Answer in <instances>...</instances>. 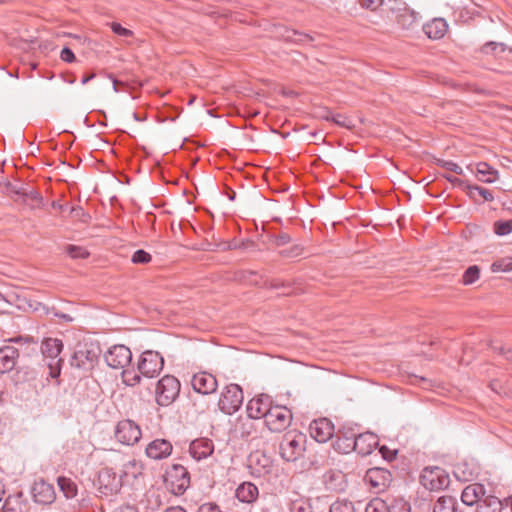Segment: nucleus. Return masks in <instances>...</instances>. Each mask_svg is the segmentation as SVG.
<instances>
[{
	"label": "nucleus",
	"mask_w": 512,
	"mask_h": 512,
	"mask_svg": "<svg viewBox=\"0 0 512 512\" xmlns=\"http://www.w3.org/2000/svg\"><path fill=\"white\" fill-rule=\"evenodd\" d=\"M100 354L101 348L98 342H80L75 347L70 364L78 369L90 370L97 363Z\"/></svg>",
	"instance_id": "1"
},
{
	"label": "nucleus",
	"mask_w": 512,
	"mask_h": 512,
	"mask_svg": "<svg viewBox=\"0 0 512 512\" xmlns=\"http://www.w3.org/2000/svg\"><path fill=\"white\" fill-rule=\"evenodd\" d=\"M306 436L296 431L286 433L279 445L281 457L287 462L296 461L305 451Z\"/></svg>",
	"instance_id": "2"
},
{
	"label": "nucleus",
	"mask_w": 512,
	"mask_h": 512,
	"mask_svg": "<svg viewBox=\"0 0 512 512\" xmlns=\"http://www.w3.org/2000/svg\"><path fill=\"white\" fill-rule=\"evenodd\" d=\"M180 382L172 375H165L156 384L155 399L160 406H169L178 397Z\"/></svg>",
	"instance_id": "3"
},
{
	"label": "nucleus",
	"mask_w": 512,
	"mask_h": 512,
	"mask_svg": "<svg viewBox=\"0 0 512 512\" xmlns=\"http://www.w3.org/2000/svg\"><path fill=\"white\" fill-rule=\"evenodd\" d=\"M164 483L174 495H182L190 485V474L180 464H173L164 477Z\"/></svg>",
	"instance_id": "4"
},
{
	"label": "nucleus",
	"mask_w": 512,
	"mask_h": 512,
	"mask_svg": "<svg viewBox=\"0 0 512 512\" xmlns=\"http://www.w3.org/2000/svg\"><path fill=\"white\" fill-rule=\"evenodd\" d=\"M421 484L430 491H439L450 484L448 473L440 467H426L420 475Z\"/></svg>",
	"instance_id": "5"
},
{
	"label": "nucleus",
	"mask_w": 512,
	"mask_h": 512,
	"mask_svg": "<svg viewBox=\"0 0 512 512\" xmlns=\"http://www.w3.org/2000/svg\"><path fill=\"white\" fill-rule=\"evenodd\" d=\"M164 366L160 353L152 350L144 351L138 361L137 371L144 377L153 378L159 375Z\"/></svg>",
	"instance_id": "6"
},
{
	"label": "nucleus",
	"mask_w": 512,
	"mask_h": 512,
	"mask_svg": "<svg viewBox=\"0 0 512 512\" xmlns=\"http://www.w3.org/2000/svg\"><path fill=\"white\" fill-rule=\"evenodd\" d=\"M244 396L241 387L230 384L225 387L218 401L219 409L226 414L235 413L242 405Z\"/></svg>",
	"instance_id": "7"
},
{
	"label": "nucleus",
	"mask_w": 512,
	"mask_h": 512,
	"mask_svg": "<svg viewBox=\"0 0 512 512\" xmlns=\"http://www.w3.org/2000/svg\"><path fill=\"white\" fill-rule=\"evenodd\" d=\"M116 439L125 445H134L141 438L140 427L132 420L119 421L115 429Z\"/></svg>",
	"instance_id": "8"
},
{
	"label": "nucleus",
	"mask_w": 512,
	"mask_h": 512,
	"mask_svg": "<svg viewBox=\"0 0 512 512\" xmlns=\"http://www.w3.org/2000/svg\"><path fill=\"white\" fill-rule=\"evenodd\" d=\"M248 468L252 476L263 477L271 473L272 460L264 452L256 450L248 456Z\"/></svg>",
	"instance_id": "9"
},
{
	"label": "nucleus",
	"mask_w": 512,
	"mask_h": 512,
	"mask_svg": "<svg viewBox=\"0 0 512 512\" xmlns=\"http://www.w3.org/2000/svg\"><path fill=\"white\" fill-rule=\"evenodd\" d=\"M107 365L113 369H124L132 360V353L125 345H114L105 354Z\"/></svg>",
	"instance_id": "10"
},
{
	"label": "nucleus",
	"mask_w": 512,
	"mask_h": 512,
	"mask_svg": "<svg viewBox=\"0 0 512 512\" xmlns=\"http://www.w3.org/2000/svg\"><path fill=\"white\" fill-rule=\"evenodd\" d=\"M291 418L290 410L285 407L275 406L271 407L265 422L271 431L280 432L290 424Z\"/></svg>",
	"instance_id": "11"
},
{
	"label": "nucleus",
	"mask_w": 512,
	"mask_h": 512,
	"mask_svg": "<svg viewBox=\"0 0 512 512\" xmlns=\"http://www.w3.org/2000/svg\"><path fill=\"white\" fill-rule=\"evenodd\" d=\"M364 480L376 493L384 491L392 480L390 471L380 467L367 470Z\"/></svg>",
	"instance_id": "12"
},
{
	"label": "nucleus",
	"mask_w": 512,
	"mask_h": 512,
	"mask_svg": "<svg viewBox=\"0 0 512 512\" xmlns=\"http://www.w3.org/2000/svg\"><path fill=\"white\" fill-rule=\"evenodd\" d=\"M396 6H392L391 10L397 11L396 21L403 29H413L419 22V13L408 8L405 3L395 0Z\"/></svg>",
	"instance_id": "13"
},
{
	"label": "nucleus",
	"mask_w": 512,
	"mask_h": 512,
	"mask_svg": "<svg viewBox=\"0 0 512 512\" xmlns=\"http://www.w3.org/2000/svg\"><path fill=\"white\" fill-rule=\"evenodd\" d=\"M310 435L320 443H325L334 435V425L327 418L313 420L309 425Z\"/></svg>",
	"instance_id": "14"
},
{
	"label": "nucleus",
	"mask_w": 512,
	"mask_h": 512,
	"mask_svg": "<svg viewBox=\"0 0 512 512\" xmlns=\"http://www.w3.org/2000/svg\"><path fill=\"white\" fill-rule=\"evenodd\" d=\"M191 386L197 393L208 395L217 390L218 383L216 378L207 372H199L193 375Z\"/></svg>",
	"instance_id": "15"
},
{
	"label": "nucleus",
	"mask_w": 512,
	"mask_h": 512,
	"mask_svg": "<svg viewBox=\"0 0 512 512\" xmlns=\"http://www.w3.org/2000/svg\"><path fill=\"white\" fill-rule=\"evenodd\" d=\"M99 488L104 494H113L120 490L121 479L116 476L112 468H102L98 473Z\"/></svg>",
	"instance_id": "16"
},
{
	"label": "nucleus",
	"mask_w": 512,
	"mask_h": 512,
	"mask_svg": "<svg viewBox=\"0 0 512 512\" xmlns=\"http://www.w3.org/2000/svg\"><path fill=\"white\" fill-rule=\"evenodd\" d=\"M247 414L252 419L267 418L271 409L270 396L261 394L251 399L247 404Z\"/></svg>",
	"instance_id": "17"
},
{
	"label": "nucleus",
	"mask_w": 512,
	"mask_h": 512,
	"mask_svg": "<svg viewBox=\"0 0 512 512\" xmlns=\"http://www.w3.org/2000/svg\"><path fill=\"white\" fill-rule=\"evenodd\" d=\"M33 499L36 503L49 505L55 501L56 493L53 485L40 480L34 483L32 488Z\"/></svg>",
	"instance_id": "18"
},
{
	"label": "nucleus",
	"mask_w": 512,
	"mask_h": 512,
	"mask_svg": "<svg viewBox=\"0 0 512 512\" xmlns=\"http://www.w3.org/2000/svg\"><path fill=\"white\" fill-rule=\"evenodd\" d=\"M354 451L362 456L369 455L378 446V437L372 432L358 434L353 442Z\"/></svg>",
	"instance_id": "19"
},
{
	"label": "nucleus",
	"mask_w": 512,
	"mask_h": 512,
	"mask_svg": "<svg viewBox=\"0 0 512 512\" xmlns=\"http://www.w3.org/2000/svg\"><path fill=\"white\" fill-rule=\"evenodd\" d=\"M172 452V444L165 439H156L146 447V454L149 458L159 460L168 457Z\"/></svg>",
	"instance_id": "20"
},
{
	"label": "nucleus",
	"mask_w": 512,
	"mask_h": 512,
	"mask_svg": "<svg viewBox=\"0 0 512 512\" xmlns=\"http://www.w3.org/2000/svg\"><path fill=\"white\" fill-rule=\"evenodd\" d=\"M213 451V442L207 438L196 439L192 441L189 446V452L196 460L207 458L213 453Z\"/></svg>",
	"instance_id": "21"
},
{
	"label": "nucleus",
	"mask_w": 512,
	"mask_h": 512,
	"mask_svg": "<svg viewBox=\"0 0 512 512\" xmlns=\"http://www.w3.org/2000/svg\"><path fill=\"white\" fill-rule=\"evenodd\" d=\"M484 496V486L479 483H473L464 488L461 494V500L467 506L478 505Z\"/></svg>",
	"instance_id": "22"
},
{
	"label": "nucleus",
	"mask_w": 512,
	"mask_h": 512,
	"mask_svg": "<svg viewBox=\"0 0 512 512\" xmlns=\"http://www.w3.org/2000/svg\"><path fill=\"white\" fill-rule=\"evenodd\" d=\"M19 357L18 350L13 346H3L0 348V373L11 371Z\"/></svg>",
	"instance_id": "23"
},
{
	"label": "nucleus",
	"mask_w": 512,
	"mask_h": 512,
	"mask_svg": "<svg viewBox=\"0 0 512 512\" xmlns=\"http://www.w3.org/2000/svg\"><path fill=\"white\" fill-rule=\"evenodd\" d=\"M358 434L351 427H343L337 432L336 447L347 453L354 450L353 442H355Z\"/></svg>",
	"instance_id": "24"
},
{
	"label": "nucleus",
	"mask_w": 512,
	"mask_h": 512,
	"mask_svg": "<svg viewBox=\"0 0 512 512\" xmlns=\"http://www.w3.org/2000/svg\"><path fill=\"white\" fill-rule=\"evenodd\" d=\"M3 512H29V505L23 493L8 496L3 505Z\"/></svg>",
	"instance_id": "25"
},
{
	"label": "nucleus",
	"mask_w": 512,
	"mask_h": 512,
	"mask_svg": "<svg viewBox=\"0 0 512 512\" xmlns=\"http://www.w3.org/2000/svg\"><path fill=\"white\" fill-rule=\"evenodd\" d=\"M258 488L251 482H244L238 486L235 492L236 498L243 503H253L258 498Z\"/></svg>",
	"instance_id": "26"
},
{
	"label": "nucleus",
	"mask_w": 512,
	"mask_h": 512,
	"mask_svg": "<svg viewBox=\"0 0 512 512\" xmlns=\"http://www.w3.org/2000/svg\"><path fill=\"white\" fill-rule=\"evenodd\" d=\"M447 28L448 25L444 19L435 18L423 26V31L430 39H440L445 35Z\"/></svg>",
	"instance_id": "27"
},
{
	"label": "nucleus",
	"mask_w": 512,
	"mask_h": 512,
	"mask_svg": "<svg viewBox=\"0 0 512 512\" xmlns=\"http://www.w3.org/2000/svg\"><path fill=\"white\" fill-rule=\"evenodd\" d=\"M504 506L499 498L492 495H485L478 503L476 512H501Z\"/></svg>",
	"instance_id": "28"
},
{
	"label": "nucleus",
	"mask_w": 512,
	"mask_h": 512,
	"mask_svg": "<svg viewBox=\"0 0 512 512\" xmlns=\"http://www.w3.org/2000/svg\"><path fill=\"white\" fill-rule=\"evenodd\" d=\"M63 343L56 338H46L41 344V352L47 358L55 359L62 351Z\"/></svg>",
	"instance_id": "29"
},
{
	"label": "nucleus",
	"mask_w": 512,
	"mask_h": 512,
	"mask_svg": "<svg viewBox=\"0 0 512 512\" xmlns=\"http://www.w3.org/2000/svg\"><path fill=\"white\" fill-rule=\"evenodd\" d=\"M476 177L484 183H492L497 179L498 172L486 162H480L476 165Z\"/></svg>",
	"instance_id": "30"
},
{
	"label": "nucleus",
	"mask_w": 512,
	"mask_h": 512,
	"mask_svg": "<svg viewBox=\"0 0 512 512\" xmlns=\"http://www.w3.org/2000/svg\"><path fill=\"white\" fill-rule=\"evenodd\" d=\"M464 188L468 196L474 201H477L478 197L482 198L484 201H492L494 199L492 192L484 187L465 184Z\"/></svg>",
	"instance_id": "31"
},
{
	"label": "nucleus",
	"mask_w": 512,
	"mask_h": 512,
	"mask_svg": "<svg viewBox=\"0 0 512 512\" xmlns=\"http://www.w3.org/2000/svg\"><path fill=\"white\" fill-rule=\"evenodd\" d=\"M457 500L453 496L444 495L437 499L433 512H456Z\"/></svg>",
	"instance_id": "32"
},
{
	"label": "nucleus",
	"mask_w": 512,
	"mask_h": 512,
	"mask_svg": "<svg viewBox=\"0 0 512 512\" xmlns=\"http://www.w3.org/2000/svg\"><path fill=\"white\" fill-rule=\"evenodd\" d=\"M57 483L67 499H72L77 495V485L70 478L60 476L57 479Z\"/></svg>",
	"instance_id": "33"
},
{
	"label": "nucleus",
	"mask_w": 512,
	"mask_h": 512,
	"mask_svg": "<svg viewBox=\"0 0 512 512\" xmlns=\"http://www.w3.org/2000/svg\"><path fill=\"white\" fill-rule=\"evenodd\" d=\"M506 50V46L504 43L502 42H496V41H489L487 43H485L480 51L482 54H485V55H494V57L496 59L499 58V54L501 53H504Z\"/></svg>",
	"instance_id": "34"
},
{
	"label": "nucleus",
	"mask_w": 512,
	"mask_h": 512,
	"mask_svg": "<svg viewBox=\"0 0 512 512\" xmlns=\"http://www.w3.org/2000/svg\"><path fill=\"white\" fill-rule=\"evenodd\" d=\"M387 500L381 498L372 499L366 506L365 512H389Z\"/></svg>",
	"instance_id": "35"
},
{
	"label": "nucleus",
	"mask_w": 512,
	"mask_h": 512,
	"mask_svg": "<svg viewBox=\"0 0 512 512\" xmlns=\"http://www.w3.org/2000/svg\"><path fill=\"white\" fill-rule=\"evenodd\" d=\"M491 270L494 273L497 272H508L512 270V258L505 257L494 261L491 265Z\"/></svg>",
	"instance_id": "36"
},
{
	"label": "nucleus",
	"mask_w": 512,
	"mask_h": 512,
	"mask_svg": "<svg viewBox=\"0 0 512 512\" xmlns=\"http://www.w3.org/2000/svg\"><path fill=\"white\" fill-rule=\"evenodd\" d=\"M122 380L123 383L127 386H135L141 381V374L135 372L134 370L124 369L122 371Z\"/></svg>",
	"instance_id": "37"
},
{
	"label": "nucleus",
	"mask_w": 512,
	"mask_h": 512,
	"mask_svg": "<svg viewBox=\"0 0 512 512\" xmlns=\"http://www.w3.org/2000/svg\"><path fill=\"white\" fill-rule=\"evenodd\" d=\"M330 512H355L354 504L346 499L337 500L330 506Z\"/></svg>",
	"instance_id": "38"
},
{
	"label": "nucleus",
	"mask_w": 512,
	"mask_h": 512,
	"mask_svg": "<svg viewBox=\"0 0 512 512\" xmlns=\"http://www.w3.org/2000/svg\"><path fill=\"white\" fill-rule=\"evenodd\" d=\"M480 269L476 265L469 266L463 274V283L465 285L473 284L479 279Z\"/></svg>",
	"instance_id": "39"
},
{
	"label": "nucleus",
	"mask_w": 512,
	"mask_h": 512,
	"mask_svg": "<svg viewBox=\"0 0 512 512\" xmlns=\"http://www.w3.org/2000/svg\"><path fill=\"white\" fill-rule=\"evenodd\" d=\"M11 192H14L18 195H21L27 199L32 200L33 202L36 203V205H40L42 203V197L33 188H31L30 190H20V189L11 188Z\"/></svg>",
	"instance_id": "40"
},
{
	"label": "nucleus",
	"mask_w": 512,
	"mask_h": 512,
	"mask_svg": "<svg viewBox=\"0 0 512 512\" xmlns=\"http://www.w3.org/2000/svg\"><path fill=\"white\" fill-rule=\"evenodd\" d=\"M512 232V220L496 221L494 223V233L498 236H505Z\"/></svg>",
	"instance_id": "41"
},
{
	"label": "nucleus",
	"mask_w": 512,
	"mask_h": 512,
	"mask_svg": "<svg viewBox=\"0 0 512 512\" xmlns=\"http://www.w3.org/2000/svg\"><path fill=\"white\" fill-rule=\"evenodd\" d=\"M389 512H410V505L402 498L392 499L388 503Z\"/></svg>",
	"instance_id": "42"
},
{
	"label": "nucleus",
	"mask_w": 512,
	"mask_h": 512,
	"mask_svg": "<svg viewBox=\"0 0 512 512\" xmlns=\"http://www.w3.org/2000/svg\"><path fill=\"white\" fill-rule=\"evenodd\" d=\"M66 252L74 259H83L89 256V252L85 248L76 245H68L66 247Z\"/></svg>",
	"instance_id": "43"
},
{
	"label": "nucleus",
	"mask_w": 512,
	"mask_h": 512,
	"mask_svg": "<svg viewBox=\"0 0 512 512\" xmlns=\"http://www.w3.org/2000/svg\"><path fill=\"white\" fill-rule=\"evenodd\" d=\"M269 242L277 247L284 246L291 242V236L285 232L269 236Z\"/></svg>",
	"instance_id": "44"
},
{
	"label": "nucleus",
	"mask_w": 512,
	"mask_h": 512,
	"mask_svg": "<svg viewBox=\"0 0 512 512\" xmlns=\"http://www.w3.org/2000/svg\"><path fill=\"white\" fill-rule=\"evenodd\" d=\"M331 121H333L338 126L347 128V129H353L355 127V124L353 120L345 115L342 114H336L334 117H331Z\"/></svg>",
	"instance_id": "45"
},
{
	"label": "nucleus",
	"mask_w": 512,
	"mask_h": 512,
	"mask_svg": "<svg viewBox=\"0 0 512 512\" xmlns=\"http://www.w3.org/2000/svg\"><path fill=\"white\" fill-rule=\"evenodd\" d=\"M134 264H147L151 261V255L143 249L136 250L131 258Z\"/></svg>",
	"instance_id": "46"
},
{
	"label": "nucleus",
	"mask_w": 512,
	"mask_h": 512,
	"mask_svg": "<svg viewBox=\"0 0 512 512\" xmlns=\"http://www.w3.org/2000/svg\"><path fill=\"white\" fill-rule=\"evenodd\" d=\"M436 164L448 171L454 172L458 175H461L463 173V169L456 163L448 160L443 159H437Z\"/></svg>",
	"instance_id": "47"
},
{
	"label": "nucleus",
	"mask_w": 512,
	"mask_h": 512,
	"mask_svg": "<svg viewBox=\"0 0 512 512\" xmlns=\"http://www.w3.org/2000/svg\"><path fill=\"white\" fill-rule=\"evenodd\" d=\"M287 40L298 42V43H306L313 41V37L309 34H305L296 30H292V35L286 36Z\"/></svg>",
	"instance_id": "48"
},
{
	"label": "nucleus",
	"mask_w": 512,
	"mask_h": 512,
	"mask_svg": "<svg viewBox=\"0 0 512 512\" xmlns=\"http://www.w3.org/2000/svg\"><path fill=\"white\" fill-rule=\"evenodd\" d=\"M302 253H303V248L298 244H295L288 249H284V250L280 251V254L286 258H295V257L302 255Z\"/></svg>",
	"instance_id": "49"
},
{
	"label": "nucleus",
	"mask_w": 512,
	"mask_h": 512,
	"mask_svg": "<svg viewBox=\"0 0 512 512\" xmlns=\"http://www.w3.org/2000/svg\"><path fill=\"white\" fill-rule=\"evenodd\" d=\"M111 29L115 34L123 37H130L133 34L131 30L122 27L121 24L116 22L111 24Z\"/></svg>",
	"instance_id": "50"
},
{
	"label": "nucleus",
	"mask_w": 512,
	"mask_h": 512,
	"mask_svg": "<svg viewBox=\"0 0 512 512\" xmlns=\"http://www.w3.org/2000/svg\"><path fill=\"white\" fill-rule=\"evenodd\" d=\"M291 512H312V507L304 502H294L291 506Z\"/></svg>",
	"instance_id": "51"
},
{
	"label": "nucleus",
	"mask_w": 512,
	"mask_h": 512,
	"mask_svg": "<svg viewBox=\"0 0 512 512\" xmlns=\"http://www.w3.org/2000/svg\"><path fill=\"white\" fill-rule=\"evenodd\" d=\"M60 58L68 63H72L75 61L76 57L73 51L69 47H64L60 53Z\"/></svg>",
	"instance_id": "52"
},
{
	"label": "nucleus",
	"mask_w": 512,
	"mask_h": 512,
	"mask_svg": "<svg viewBox=\"0 0 512 512\" xmlns=\"http://www.w3.org/2000/svg\"><path fill=\"white\" fill-rule=\"evenodd\" d=\"M362 7L369 9L371 11L376 10L380 5H382L383 0H359Z\"/></svg>",
	"instance_id": "53"
},
{
	"label": "nucleus",
	"mask_w": 512,
	"mask_h": 512,
	"mask_svg": "<svg viewBox=\"0 0 512 512\" xmlns=\"http://www.w3.org/2000/svg\"><path fill=\"white\" fill-rule=\"evenodd\" d=\"M379 452L382 454L384 459L389 461L393 460L396 457V452L390 451L386 446L380 447Z\"/></svg>",
	"instance_id": "54"
},
{
	"label": "nucleus",
	"mask_w": 512,
	"mask_h": 512,
	"mask_svg": "<svg viewBox=\"0 0 512 512\" xmlns=\"http://www.w3.org/2000/svg\"><path fill=\"white\" fill-rule=\"evenodd\" d=\"M317 113L319 118L325 119L327 121H331V117H334L332 112L328 108H320Z\"/></svg>",
	"instance_id": "55"
},
{
	"label": "nucleus",
	"mask_w": 512,
	"mask_h": 512,
	"mask_svg": "<svg viewBox=\"0 0 512 512\" xmlns=\"http://www.w3.org/2000/svg\"><path fill=\"white\" fill-rule=\"evenodd\" d=\"M71 213L74 217L77 218H89V215L84 212V210L81 207L72 208Z\"/></svg>",
	"instance_id": "56"
},
{
	"label": "nucleus",
	"mask_w": 512,
	"mask_h": 512,
	"mask_svg": "<svg viewBox=\"0 0 512 512\" xmlns=\"http://www.w3.org/2000/svg\"><path fill=\"white\" fill-rule=\"evenodd\" d=\"M443 176H444L445 179H447L449 182H451L454 185H456V184L463 185L464 184V182L462 180H460V179H458L456 177H453L451 175L445 174Z\"/></svg>",
	"instance_id": "57"
},
{
	"label": "nucleus",
	"mask_w": 512,
	"mask_h": 512,
	"mask_svg": "<svg viewBox=\"0 0 512 512\" xmlns=\"http://www.w3.org/2000/svg\"><path fill=\"white\" fill-rule=\"evenodd\" d=\"M54 315L58 318H61L63 319L64 321L66 322H72L73 321V318L68 315V314H64V313H59V312H54Z\"/></svg>",
	"instance_id": "58"
},
{
	"label": "nucleus",
	"mask_w": 512,
	"mask_h": 512,
	"mask_svg": "<svg viewBox=\"0 0 512 512\" xmlns=\"http://www.w3.org/2000/svg\"><path fill=\"white\" fill-rule=\"evenodd\" d=\"M164 512H186V510L180 506H174L167 508Z\"/></svg>",
	"instance_id": "59"
},
{
	"label": "nucleus",
	"mask_w": 512,
	"mask_h": 512,
	"mask_svg": "<svg viewBox=\"0 0 512 512\" xmlns=\"http://www.w3.org/2000/svg\"><path fill=\"white\" fill-rule=\"evenodd\" d=\"M95 77V74H90V75H84L83 78H82V84H86L88 83L91 79H93Z\"/></svg>",
	"instance_id": "60"
},
{
	"label": "nucleus",
	"mask_w": 512,
	"mask_h": 512,
	"mask_svg": "<svg viewBox=\"0 0 512 512\" xmlns=\"http://www.w3.org/2000/svg\"><path fill=\"white\" fill-rule=\"evenodd\" d=\"M4 492V484L0 481V501L2 500Z\"/></svg>",
	"instance_id": "61"
},
{
	"label": "nucleus",
	"mask_w": 512,
	"mask_h": 512,
	"mask_svg": "<svg viewBox=\"0 0 512 512\" xmlns=\"http://www.w3.org/2000/svg\"><path fill=\"white\" fill-rule=\"evenodd\" d=\"M119 83H120V82H119L118 80H116V79H114V80H113V89H114V91H116V92H118V88H117V86H118V84H119Z\"/></svg>",
	"instance_id": "62"
},
{
	"label": "nucleus",
	"mask_w": 512,
	"mask_h": 512,
	"mask_svg": "<svg viewBox=\"0 0 512 512\" xmlns=\"http://www.w3.org/2000/svg\"><path fill=\"white\" fill-rule=\"evenodd\" d=\"M133 118L136 120V121H142L143 118L139 116L138 113H133Z\"/></svg>",
	"instance_id": "63"
},
{
	"label": "nucleus",
	"mask_w": 512,
	"mask_h": 512,
	"mask_svg": "<svg viewBox=\"0 0 512 512\" xmlns=\"http://www.w3.org/2000/svg\"><path fill=\"white\" fill-rule=\"evenodd\" d=\"M497 385H498V382H497V381L492 382V383H491L492 389H493V390H495V391H497V390H496V386H497Z\"/></svg>",
	"instance_id": "64"
}]
</instances>
